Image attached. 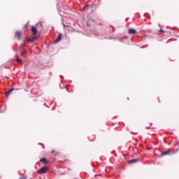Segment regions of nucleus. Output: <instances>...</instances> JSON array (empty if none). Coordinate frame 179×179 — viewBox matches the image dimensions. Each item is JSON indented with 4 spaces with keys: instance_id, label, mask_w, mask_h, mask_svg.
<instances>
[{
    "instance_id": "423d86ee",
    "label": "nucleus",
    "mask_w": 179,
    "mask_h": 179,
    "mask_svg": "<svg viewBox=\"0 0 179 179\" xmlns=\"http://www.w3.org/2000/svg\"><path fill=\"white\" fill-rule=\"evenodd\" d=\"M40 162H41V163H43V164H48V163H49V162H48V160H47V159H45V158H41V159H40Z\"/></svg>"
},
{
    "instance_id": "dca6fc26",
    "label": "nucleus",
    "mask_w": 179,
    "mask_h": 179,
    "mask_svg": "<svg viewBox=\"0 0 179 179\" xmlns=\"http://www.w3.org/2000/svg\"><path fill=\"white\" fill-rule=\"evenodd\" d=\"M57 155H58V152H56V153L55 154V156H57Z\"/></svg>"
},
{
    "instance_id": "f8f14e48",
    "label": "nucleus",
    "mask_w": 179,
    "mask_h": 179,
    "mask_svg": "<svg viewBox=\"0 0 179 179\" xmlns=\"http://www.w3.org/2000/svg\"><path fill=\"white\" fill-rule=\"evenodd\" d=\"M21 55H22V57H26V51H22V52H21Z\"/></svg>"
},
{
    "instance_id": "f257e3e1",
    "label": "nucleus",
    "mask_w": 179,
    "mask_h": 179,
    "mask_svg": "<svg viewBox=\"0 0 179 179\" xmlns=\"http://www.w3.org/2000/svg\"><path fill=\"white\" fill-rule=\"evenodd\" d=\"M31 31L34 36H31L30 38L27 39V41L28 43H31L32 41H34L36 38L40 37V34H38V31L37 30V28H36V27H31Z\"/></svg>"
},
{
    "instance_id": "9d476101",
    "label": "nucleus",
    "mask_w": 179,
    "mask_h": 179,
    "mask_svg": "<svg viewBox=\"0 0 179 179\" xmlns=\"http://www.w3.org/2000/svg\"><path fill=\"white\" fill-rule=\"evenodd\" d=\"M19 179H27V176L26 174H22L21 176L19 178Z\"/></svg>"
},
{
    "instance_id": "20e7f679",
    "label": "nucleus",
    "mask_w": 179,
    "mask_h": 179,
    "mask_svg": "<svg viewBox=\"0 0 179 179\" xmlns=\"http://www.w3.org/2000/svg\"><path fill=\"white\" fill-rule=\"evenodd\" d=\"M62 39V34L59 33L58 37L55 41V43H59L61 40Z\"/></svg>"
},
{
    "instance_id": "1a4fd4ad",
    "label": "nucleus",
    "mask_w": 179,
    "mask_h": 179,
    "mask_svg": "<svg viewBox=\"0 0 179 179\" xmlns=\"http://www.w3.org/2000/svg\"><path fill=\"white\" fill-rule=\"evenodd\" d=\"M138 159L129 160V161H127V163L129 164H133L134 163H136V162H138Z\"/></svg>"
},
{
    "instance_id": "0eeeda50",
    "label": "nucleus",
    "mask_w": 179,
    "mask_h": 179,
    "mask_svg": "<svg viewBox=\"0 0 179 179\" xmlns=\"http://www.w3.org/2000/svg\"><path fill=\"white\" fill-rule=\"evenodd\" d=\"M13 90H15V89H11L10 90H8V92H6V99H8V97H9V95L10 94V93H12V92H13Z\"/></svg>"
},
{
    "instance_id": "6e6552de",
    "label": "nucleus",
    "mask_w": 179,
    "mask_h": 179,
    "mask_svg": "<svg viewBox=\"0 0 179 179\" xmlns=\"http://www.w3.org/2000/svg\"><path fill=\"white\" fill-rule=\"evenodd\" d=\"M128 32H129V34H136V30L134 29H129Z\"/></svg>"
},
{
    "instance_id": "4468645a",
    "label": "nucleus",
    "mask_w": 179,
    "mask_h": 179,
    "mask_svg": "<svg viewBox=\"0 0 179 179\" xmlns=\"http://www.w3.org/2000/svg\"><path fill=\"white\" fill-rule=\"evenodd\" d=\"M24 28L27 29V24L24 25Z\"/></svg>"
},
{
    "instance_id": "ddd939ff",
    "label": "nucleus",
    "mask_w": 179,
    "mask_h": 179,
    "mask_svg": "<svg viewBox=\"0 0 179 179\" xmlns=\"http://www.w3.org/2000/svg\"><path fill=\"white\" fill-rule=\"evenodd\" d=\"M51 153H52V154L55 153V150H52V151H51Z\"/></svg>"
},
{
    "instance_id": "39448f33",
    "label": "nucleus",
    "mask_w": 179,
    "mask_h": 179,
    "mask_svg": "<svg viewBox=\"0 0 179 179\" xmlns=\"http://www.w3.org/2000/svg\"><path fill=\"white\" fill-rule=\"evenodd\" d=\"M170 150H168L167 151H164L161 153V156H169L170 155Z\"/></svg>"
},
{
    "instance_id": "f03ea898",
    "label": "nucleus",
    "mask_w": 179,
    "mask_h": 179,
    "mask_svg": "<svg viewBox=\"0 0 179 179\" xmlns=\"http://www.w3.org/2000/svg\"><path fill=\"white\" fill-rule=\"evenodd\" d=\"M38 174H45V173H48V167L43 166L37 171Z\"/></svg>"
},
{
    "instance_id": "a211bd4d",
    "label": "nucleus",
    "mask_w": 179,
    "mask_h": 179,
    "mask_svg": "<svg viewBox=\"0 0 179 179\" xmlns=\"http://www.w3.org/2000/svg\"><path fill=\"white\" fill-rule=\"evenodd\" d=\"M162 31H163V29H160V30H159V32H162Z\"/></svg>"
},
{
    "instance_id": "9b49d317",
    "label": "nucleus",
    "mask_w": 179,
    "mask_h": 179,
    "mask_svg": "<svg viewBox=\"0 0 179 179\" xmlns=\"http://www.w3.org/2000/svg\"><path fill=\"white\" fill-rule=\"evenodd\" d=\"M16 61H17V62L18 64H20V65L22 64V59H19V57H17Z\"/></svg>"
},
{
    "instance_id": "7ed1b4c3",
    "label": "nucleus",
    "mask_w": 179,
    "mask_h": 179,
    "mask_svg": "<svg viewBox=\"0 0 179 179\" xmlns=\"http://www.w3.org/2000/svg\"><path fill=\"white\" fill-rule=\"evenodd\" d=\"M15 38H17L18 40H20L22 38V33L19 31L15 32Z\"/></svg>"
},
{
    "instance_id": "f3484780",
    "label": "nucleus",
    "mask_w": 179,
    "mask_h": 179,
    "mask_svg": "<svg viewBox=\"0 0 179 179\" xmlns=\"http://www.w3.org/2000/svg\"><path fill=\"white\" fill-rule=\"evenodd\" d=\"M64 24V27H66V25H65V24Z\"/></svg>"
},
{
    "instance_id": "2eb2a0df",
    "label": "nucleus",
    "mask_w": 179,
    "mask_h": 179,
    "mask_svg": "<svg viewBox=\"0 0 179 179\" xmlns=\"http://www.w3.org/2000/svg\"><path fill=\"white\" fill-rule=\"evenodd\" d=\"M86 8H87V6H85L84 7V9H86Z\"/></svg>"
}]
</instances>
